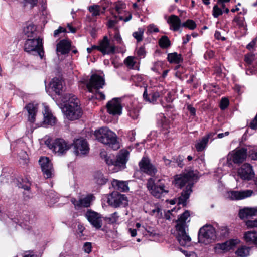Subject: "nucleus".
<instances>
[{
    "label": "nucleus",
    "mask_w": 257,
    "mask_h": 257,
    "mask_svg": "<svg viewBox=\"0 0 257 257\" xmlns=\"http://www.w3.org/2000/svg\"><path fill=\"white\" fill-rule=\"evenodd\" d=\"M159 45L163 49H166L171 46V42L166 36H162L159 40Z\"/></svg>",
    "instance_id": "ea45409f"
},
{
    "label": "nucleus",
    "mask_w": 257,
    "mask_h": 257,
    "mask_svg": "<svg viewBox=\"0 0 257 257\" xmlns=\"http://www.w3.org/2000/svg\"><path fill=\"white\" fill-rule=\"evenodd\" d=\"M198 239L199 243L208 244L216 239V231L211 225L206 224L199 230Z\"/></svg>",
    "instance_id": "6e6552de"
},
{
    "label": "nucleus",
    "mask_w": 257,
    "mask_h": 257,
    "mask_svg": "<svg viewBox=\"0 0 257 257\" xmlns=\"http://www.w3.org/2000/svg\"><path fill=\"white\" fill-rule=\"evenodd\" d=\"M100 52L103 55L114 53L115 47L114 45H111L107 36H105L103 37V40L100 43Z\"/></svg>",
    "instance_id": "b1692460"
},
{
    "label": "nucleus",
    "mask_w": 257,
    "mask_h": 257,
    "mask_svg": "<svg viewBox=\"0 0 257 257\" xmlns=\"http://www.w3.org/2000/svg\"><path fill=\"white\" fill-rule=\"evenodd\" d=\"M84 83L88 91L91 93L92 92L93 89L99 90L102 88L105 84L104 78L97 74H92L89 80Z\"/></svg>",
    "instance_id": "9b49d317"
},
{
    "label": "nucleus",
    "mask_w": 257,
    "mask_h": 257,
    "mask_svg": "<svg viewBox=\"0 0 257 257\" xmlns=\"http://www.w3.org/2000/svg\"><path fill=\"white\" fill-rule=\"evenodd\" d=\"M48 90H51L57 95H61L65 90V83L61 78L55 77L50 82Z\"/></svg>",
    "instance_id": "2eb2a0df"
},
{
    "label": "nucleus",
    "mask_w": 257,
    "mask_h": 257,
    "mask_svg": "<svg viewBox=\"0 0 257 257\" xmlns=\"http://www.w3.org/2000/svg\"><path fill=\"white\" fill-rule=\"evenodd\" d=\"M140 109L139 106H131L128 109V115L133 119H137L139 116Z\"/></svg>",
    "instance_id": "4c0bfd02"
},
{
    "label": "nucleus",
    "mask_w": 257,
    "mask_h": 257,
    "mask_svg": "<svg viewBox=\"0 0 257 257\" xmlns=\"http://www.w3.org/2000/svg\"><path fill=\"white\" fill-rule=\"evenodd\" d=\"M148 30L150 32H158L159 29L156 27L154 24H151L148 26Z\"/></svg>",
    "instance_id": "0e129e2a"
},
{
    "label": "nucleus",
    "mask_w": 257,
    "mask_h": 257,
    "mask_svg": "<svg viewBox=\"0 0 257 257\" xmlns=\"http://www.w3.org/2000/svg\"><path fill=\"white\" fill-rule=\"evenodd\" d=\"M157 213V215L158 217L162 215L161 209L159 207H157L154 209H153L151 212V215H153L155 213Z\"/></svg>",
    "instance_id": "e2e57ef3"
},
{
    "label": "nucleus",
    "mask_w": 257,
    "mask_h": 257,
    "mask_svg": "<svg viewBox=\"0 0 257 257\" xmlns=\"http://www.w3.org/2000/svg\"><path fill=\"white\" fill-rule=\"evenodd\" d=\"M42 171L46 178H50L52 177L53 168L52 164L48 157H41L39 160Z\"/></svg>",
    "instance_id": "f3484780"
},
{
    "label": "nucleus",
    "mask_w": 257,
    "mask_h": 257,
    "mask_svg": "<svg viewBox=\"0 0 257 257\" xmlns=\"http://www.w3.org/2000/svg\"><path fill=\"white\" fill-rule=\"evenodd\" d=\"M95 97L96 99L99 100H103L105 98V96L102 92L98 90H96V93L92 96V98Z\"/></svg>",
    "instance_id": "8fccbe9b"
},
{
    "label": "nucleus",
    "mask_w": 257,
    "mask_h": 257,
    "mask_svg": "<svg viewBox=\"0 0 257 257\" xmlns=\"http://www.w3.org/2000/svg\"><path fill=\"white\" fill-rule=\"evenodd\" d=\"M56 121V117L51 113L46 111L45 113H44V125L53 126L55 124Z\"/></svg>",
    "instance_id": "c9c22d12"
},
{
    "label": "nucleus",
    "mask_w": 257,
    "mask_h": 257,
    "mask_svg": "<svg viewBox=\"0 0 257 257\" xmlns=\"http://www.w3.org/2000/svg\"><path fill=\"white\" fill-rule=\"evenodd\" d=\"M229 102L227 98H222L220 103V108L222 110L225 109L229 105Z\"/></svg>",
    "instance_id": "3c124183"
},
{
    "label": "nucleus",
    "mask_w": 257,
    "mask_h": 257,
    "mask_svg": "<svg viewBox=\"0 0 257 257\" xmlns=\"http://www.w3.org/2000/svg\"><path fill=\"white\" fill-rule=\"evenodd\" d=\"M255 44L256 41L255 40H253L246 46V48L248 50L251 51V50L253 49L254 47L255 46Z\"/></svg>",
    "instance_id": "338daca9"
},
{
    "label": "nucleus",
    "mask_w": 257,
    "mask_h": 257,
    "mask_svg": "<svg viewBox=\"0 0 257 257\" xmlns=\"http://www.w3.org/2000/svg\"><path fill=\"white\" fill-rule=\"evenodd\" d=\"M250 248L246 246L239 247L236 251V254L240 257H246L249 255Z\"/></svg>",
    "instance_id": "58836bf2"
},
{
    "label": "nucleus",
    "mask_w": 257,
    "mask_h": 257,
    "mask_svg": "<svg viewBox=\"0 0 257 257\" xmlns=\"http://www.w3.org/2000/svg\"><path fill=\"white\" fill-rule=\"evenodd\" d=\"M249 126L251 129L256 130L257 129V113L255 117L251 121L249 124Z\"/></svg>",
    "instance_id": "052dcab7"
},
{
    "label": "nucleus",
    "mask_w": 257,
    "mask_h": 257,
    "mask_svg": "<svg viewBox=\"0 0 257 257\" xmlns=\"http://www.w3.org/2000/svg\"><path fill=\"white\" fill-rule=\"evenodd\" d=\"M111 184L113 188L121 192H125L128 190V187L124 181H120L114 179Z\"/></svg>",
    "instance_id": "f704fd0d"
},
{
    "label": "nucleus",
    "mask_w": 257,
    "mask_h": 257,
    "mask_svg": "<svg viewBox=\"0 0 257 257\" xmlns=\"http://www.w3.org/2000/svg\"><path fill=\"white\" fill-rule=\"evenodd\" d=\"M118 215L116 212L111 214L110 216L106 217L105 220L109 224H113L117 222L118 219Z\"/></svg>",
    "instance_id": "c03bdc74"
},
{
    "label": "nucleus",
    "mask_w": 257,
    "mask_h": 257,
    "mask_svg": "<svg viewBox=\"0 0 257 257\" xmlns=\"http://www.w3.org/2000/svg\"><path fill=\"white\" fill-rule=\"evenodd\" d=\"M157 124L163 130H167L169 127V120L164 115L160 114L157 116Z\"/></svg>",
    "instance_id": "e433bc0d"
},
{
    "label": "nucleus",
    "mask_w": 257,
    "mask_h": 257,
    "mask_svg": "<svg viewBox=\"0 0 257 257\" xmlns=\"http://www.w3.org/2000/svg\"><path fill=\"white\" fill-rule=\"evenodd\" d=\"M252 193V191L250 190L231 191L228 192V197L233 200H241L251 196Z\"/></svg>",
    "instance_id": "5701e85b"
},
{
    "label": "nucleus",
    "mask_w": 257,
    "mask_h": 257,
    "mask_svg": "<svg viewBox=\"0 0 257 257\" xmlns=\"http://www.w3.org/2000/svg\"><path fill=\"white\" fill-rule=\"evenodd\" d=\"M213 56H214V52L212 51H207L204 54V58L206 59L212 58L213 57Z\"/></svg>",
    "instance_id": "774afa93"
},
{
    "label": "nucleus",
    "mask_w": 257,
    "mask_h": 257,
    "mask_svg": "<svg viewBox=\"0 0 257 257\" xmlns=\"http://www.w3.org/2000/svg\"><path fill=\"white\" fill-rule=\"evenodd\" d=\"M245 224L248 227H257V219H255L253 220H248L247 221H246Z\"/></svg>",
    "instance_id": "5fc2aeb1"
},
{
    "label": "nucleus",
    "mask_w": 257,
    "mask_h": 257,
    "mask_svg": "<svg viewBox=\"0 0 257 257\" xmlns=\"http://www.w3.org/2000/svg\"><path fill=\"white\" fill-rule=\"evenodd\" d=\"M66 32V30L65 28L61 26H59L58 29L55 30L54 32V36L57 37L59 36V34L61 33H65Z\"/></svg>",
    "instance_id": "4d7b16f0"
},
{
    "label": "nucleus",
    "mask_w": 257,
    "mask_h": 257,
    "mask_svg": "<svg viewBox=\"0 0 257 257\" xmlns=\"http://www.w3.org/2000/svg\"><path fill=\"white\" fill-rule=\"evenodd\" d=\"M189 216V212L186 210L176 221L175 228L177 232L176 237L180 245L184 247L189 246L191 243V238L186 231V228H188L186 220Z\"/></svg>",
    "instance_id": "f03ea898"
},
{
    "label": "nucleus",
    "mask_w": 257,
    "mask_h": 257,
    "mask_svg": "<svg viewBox=\"0 0 257 257\" xmlns=\"http://www.w3.org/2000/svg\"><path fill=\"white\" fill-rule=\"evenodd\" d=\"M74 152L76 155L84 156L89 151V145L86 139L79 138L74 141Z\"/></svg>",
    "instance_id": "ddd939ff"
},
{
    "label": "nucleus",
    "mask_w": 257,
    "mask_h": 257,
    "mask_svg": "<svg viewBox=\"0 0 257 257\" xmlns=\"http://www.w3.org/2000/svg\"><path fill=\"white\" fill-rule=\"evenodd\" d=\"M93 181L98 185L102 186L106 183L108 179L101 172L96 171L93 174Z\"/></svg>",
    "instance_id": "473e14b6"
},
{
    "label": "nucleus",
    "mask_w": 257,
    "mask_h": 257,
    "mask_svg": "<svg viewBox=\"0 0 257 257\" xmlns=\"http://www.w3.org/2000/svg\"><path fill=\"white\" fill-rule=\"evenodd\" d=\"M184 160V157L182 155H178L176 157V163L177 164V166L182 168L184 166L183 161Z\"/></svg>",
    "instance_id": "603ef678"
},
{
    "label": "nucleus",
    "mask_w": 257,
    "mask_h": 257,
    "mask_svg": "<svg viewBox=\"0 0 257 257\" xmlns=\"http://www.w3.org/2000/svg\"><path fill=\"white\" fill-rule=\"evenodd\" d=\"M45 144L57 156L65 155L71 147V144L61 138H57L53 141L48 139L45 141Z\"/></svg>",
    "instance_id": "423d86ee"
},
{
    "label": "nucleus",
    "mask_w": 257,
    "mask_h": 257,
    "mask_svg": "<svg viewBox=\"0 0 257 257\" xmlns=\"http://www.w3.org/2000/svg\"><path fill=\"white\" fill-rule=\"evenodd\" d=\"M238 174L243 180H251L254 177L255 173L252 166L248 163H245L238 170Z\"/></svg>",
    "instance_id": "412c9836"
},
{
    "label": "nucleus",
    "mask_w": 257,
    "mask_h": 257,
    "mask_svg": "<svg viewBox=\"0 0 257 257\" xmlns=\"http://www.w3.org/2000/svg\"><path fill=\"white\" fill-rule=\"evenodd\" d=\"M94 136L99 142L108 146L114 150L120 148L116 135L107 127L96 130Z\"/></svg>",
    "instance_id": "20e7f679"
},
{
    "label": "nucleus",
    "mask_w": 257,
    "mask_h": 257,
    "mask_svg": "<svg viewBox=\"0 0 257 257\" xmlns=\"http://www.w3.org/2000/svg\"><path fill=\"white\" fill-rule=\"evenodd\" d=\"M140 171L153 178L158 172L156 166L151 163V160L147 157H143L139 163Z\"/></svg>",
    "instance_id": "9d476101"
},
{
    "label": "nucleus",
    "mask_w": 257,
    "mask_h": 257,
    "mask_svg": "<svg viewBox=\"0 0 257 257\" xmlns=\"http://www.w3.org/2000/svg\"><path fill=\"white\" fill-rule=\"evenodd\" d=\"M25 109L27 111L28 115V120L32 123L35 121V117L37 112V106L32 103H29L25 107Z\"/></svg>",
    "instance_id": "c85d7f7f"
},
{
    "label": "nucleus",
    "mask_w": 257,
    "mask_h": 257,
    "mask_svg": "<svg viewBox=\"0 0 257 257\" xmlns=\"http://www.w3.org/2000/svg\"><path fill=\"white\" fill-rule=\"evenodd\" d=\"M124 63L130 68H133L135 64L134 58L132 56H128L126 58L124 61Z\"/></svg>",
    "instance_id": "de8ad7c7"
},
{
    "label": "nucleus",
    "mask_w": 257,
    "mask_h": 257,
    "mask_svg": "<svg viewBox=\"0 0 257 257\" xmlns=\"http://www.w3.org/2000/svg\"><path fill=\"white\" fill-rule=\"evenodd\" d=\"M23 33L28 38H37L38 36L36 26L31 23L26 24L23 28Z\"/></svg>",
    "instance_id": "a878e982"
},
{
    "label": "nucleus",
    "mask_w": 257,
    "mask_h": 257,
    "mask_svg": "<svg viewBox=\"0 0 257 257\" xmlns=\"http://www.w3.org/2000/svg\"><path fill=\"white\" fill-rule=\"evenodd\" d=\"M255 58V54L251 52L245 55L244 61L248 65H251L254 61Z\"/></svg>",
    "instance_id": "49530a36"
},
{
    "label": "nucleus",
    "mask_w": 257,
    "mask_h": 257,
    "mask_svg": "<svg viewBox=\"0 0 257 257\" xmlns=\"http://www.w3.org/2000/svg\"><path fill=\"white\" fill-rule=\"evenodd\" d=\"M183 119L188 122H192L193 120V106L191 104L186 102L183 108Z\"/></svg>",
    "instance_id": "c756f323"
},
{
    "label": "nucleus",
    "mask_w": 257,
    "mask_h": 257,
    "mask_svg": "<svg viewBox=\"0 0 257 257\" xmlns=\"http://www.w3.org/2000/svg\"><path fill=\"white\" fill-rule=\"evenodd\" d=\"M247 149L241 148L235 150L232 153L228 155L227 158V164L228 167L232 166V162L235 164L242 163L246 159L247 156Z\"/></svg>",
    "instance_id": "1a4fd4ad"
},
{
    "label": "nucleus",
    "mask_w": 257,
    "mask_h": 257,
    "mask_svg": "<svg viewBox=\"0 0 257 257\" xmlns=\"http://www.w3.org/2000/svg\"><path fill=\"white\" fill-rule=\"evenodd\" d=\"M108 203L110 206L117 208L126 206L128 204V200L125 195L114 192L108 199Z\"/></svg>",
    "instance_id": "f8f14e48"
},
{
    "label": "nucleus",
    "mask_w": 257,
    "mask_h": 257,
    "mask_svg": "<svg viewBox=\"0 0 257 257\" xmlns=\"http://www.w3.org/2000/svg\"><path fill=\"white\" fill-rule=\"evenodd\" d=\"M144 30L142 28H139L137 31L134 32L132 35L137 40V42H140L143 40Z\"/></svg>",
    "instance_id": "37998d69"
},
{
    "label": "nucleus",
    "mask_w": 257,
    "mask_h": 257,
    "mask_svg": "<svg viewBox=\"0 0 257 257\" xmlns=\"http://www.w3.org/2000/svg\"><path fill=\"white\" fill-rule=\"evenodd\" d=\"M256 215H257V210L251 208H245L240 209L239 212V216L242 219L248 218Z\"/></svg>",
    "instance_id": "7c9ffc66"
},
{
    "label": "nucleus",
    "mask_w": 257,
    "mask_h": 257,
    "mask_svg": "<svg viewBox=\"0 0 257 257\" xmlns=\"http://www.w3.org/2000/svg\"><path fill=\"white\" fill-rule=\"evenodd\" d=\"M107 112L112 115H120L122 113V107L120 102V99L114 98L108 101L106 104Z\"/></svg>",
    "instance_id": "a211bd4d"
},
{
    "label": "nucleus",
    "mask_w": 257,
    "mask_h": 257,
    "mask_svg": "<svg viewBox=\"0 0 257 257\" xmlns=\"http://www.w3.org/2000/svg\"><path fill=\"white\" fill-rule=\"evenodd\" d=\"M146 187L150 193L157 199L164 197L169 193L168 188L161 179H159L156 183L155 179L150 177L147 179Z\"/></svg>",
    "instance_id": "39448f33"
},
{
    "label": "nucleus",
    "mask_w": 257,
    "mask_h": 257,
    "mask_svg": "<svg viewBox=\"0 0 257 257\" xmlns=\"http://www.w3.org/2000/svg\"><path fill=\"white\" fill-rule=\"evenodd\" d=\"M90 224L96 229H99L102 226V216L99 213L88 209L84 214Z\"/></svg>",
    "instance_id": "4468645a"
},
{
    "label": "nucleus",
    "mask_w": 257,
    "mask_h": 257,
    "mask_svg": "<svg viewBox=\"0 0 257 257\" xmlns=\"http://www.w3.org/2000/svg\"><path fill=\"white\" fill-rule=\"evenodd\" d=\"M95 197L93 194H89L86 197L77 200L75 198H72L70 200L71 202L74 205L75 209L80 208H88L90 206L91 202L95 200Z\"/></svg>",
    "instance_id": "6ab92c4d"
},
{
    "label": "nucleus",
    "mask_w": 257,
    "mask_h": 257,
    "mask_svg": "<svg viewBox=\"0 0 257 257\" xmlns=\"http://www.w3.org/2000/svg\"><path fill=\"white\" fill-rule=\"evenodd\" d=\"M239 242V240L235 239L229 240L222 243H217L214 247L215 251L218 254L228 252L233 249Z\"/></svg>",
    "instance_id": "dca6fc26"
},
{
    "label": "nucleus",
    "mask_w": 257,
    "mask_h": 257,
    "mask_svg": "<svg viewBox=\"0 0 257 257\" xmlns=\"http://www.w3.org/2000/svg\"><path fill=\"white\" fill-rule=\"evenodd\" d=\"M222 10L216 5L213 8L212 15L214 18H217L222 14Z\"/></svg>",
    "instance_id": "09e8293b"
},
{
    "label": "nucleus",
    "mask_w": 257,
    "mask_h": 257,
    "mask_svg": "<svg viewBox=\"0 0 257 257\" xmlns=\"http://www.w3.org/2000/svg\"><path fill=\"white\" fill-rule=\"evenodd\" d=\"M24 50L29 53L35 52L42 59L44 55L42 39L39 36L28 39L24 44Z\"/></svg>",
    "instance_id": "0eeeda50"
},
{
    "label": "nucleus",
    "mask_w": 257,
    "mask_h": 257,
    "mask_svg": "<svg viewBox=\"0 0 257 257\" xmlns=\"http://www.w3.org/2000/svg\"><path fill=\"white\" fill-rule=\"evenodd\" d=\"M233 21L235 22L239 28H242L244 30H246V24L244 17L235 16Z\"/></svg>",
    "instance_id": "a19ab883"
},
{
    "label": "nucleus",
    "mask_w": 257,
    "mask_h": 257,
    "mask_svg": "<svg viewBox=\"0 0 257 257\" xmlns=\"http://www.w3.org/2000/svg\"><path fill=\"white\" fill-rule=\"evenodd\" d=\"M92 245L90 242H85L84 243L83 249L86 253H89L91 252Z\"/></svg>",
    "instance_id": "864d4df0"
},
{
    "label": "nucleus",
    "mask_w": 257,
    "mask_h": 257,
    "mask_svg": "<svg viewBox=\"0 0 257 257\" xmlns=\"http://www.w3.org/2000/svg\"><path fill=\"white\" fill-rule=\"evenodd\" d=\"M249 156L251 159L257 160V148L252 150L249 153Z\"/></svg>",
    "instance_id": "69168bd1"
},
{
    "label": "nucleus",
    "mask_w": 257,
    "mask_h": 257,
    "mask_svg": "<svg viewBox=\"0 0 257 257\" xmlns=\"http://www.w3.org/2000/svg\"><path fill=\"white\" fill-rule=\"evenodd\" d=\"M18 186L19 188H23L24 190H29L30 189V183L27 178L21 179V181H18Z\"/></svg>",
    "instance_id": "79ce46f5"
},
{
    "label": "nucleus",
    "mask_w": 257,
    "mask_h": 257,
    "mask_svg": "<svg viewBox=\"0 0 257 257\" xmlns=\"http://www.w3.org/2000/svg\"><path fill=\"white\" fill-rule=\"evenodd\" d=\"M71 43L69 41L63 39L57 44L56 51L62 55L68 54L70 50Z\"/></svg>",
    "instance_id": "bb28decb"
},
{
    "label": "nucleus",
    "mask_w": 257,
    "mask_h": 257,
    "mask_svg": "<svg viewBox=\"0 0 257 257\" xmlns=\"http://www.w3.org/2000/svg\"><path fill=\"white\" fill-rule=\"evenodd\" d=\"M160 97L159 92L151 87H144L143 94L144 100L150 103L155 104Z\"/></svg>",
    "instance_id": "aec40b11"
},
{
    "label": "nucleus",
    "mask_w": 257,
    "mask_h": 257,
    "mask_svg": "<svg viewBox=\"0 0 257 257\" xmlns=\"http://www.w3.org/2000/svg\"><path fill=\"white\" fill-rule=\"evenodd\" d=\"M146 54L145 48L141 46L137 51V55L140 57H144Z\"/></svg>",
    "instance_id": "bf43d9fd"
},
{
    "label": "nucleus",
    "mask_w": 257,
    "mask_h": 257,
    "mask_svg": "<svg viewBox=\"0 0 257 257\" xmlns=\"http://www.w3.org/2000/svg\"><path fill=\"white\" fill-rule=\"evenodd\" d=\"M244 241L249 245H257V230L245 232L243 235Z\"/></svg>",
    "instance_id": "cd10ccee"
},
{
    "label": "nucleus",
    "mask_w": 257,
    "mask_h": 257,
    "mask_svg": "<svg viewBox=\"0 0 257 257\" xmlns=\"http://www.w3.org/2000/svg\"><path fill=\"white\" fill-rule=\"evenodd\" d=\"M221 235L224 237H225L228 235L229 229L226 226H223L220 228Z\"/></svg>",
    "instance_id": "680f3d73"
},
{
    "label": "nucleus",
    "mask_w": 257,
    "mask_h": 257,
    "mask_svg": "<svg viewBox=\"0 0 257 257\" xmlns=\"http://www.w3.org/2000/svg\"><path fill=\"white\" fill-rule=\"evenodd\" d=\"M193 169L191 167L185 168L180 174L174 176L172 181L173 184L177 188L182 189L186 184V186L181 194L180 196L177 198L178 207L177 211L180 209L179 206L182 205L183 207L186 205V202L192 191L193 187Z\"/></svg>",
    "instance_id": "f257e3e1"
},
{
    "label": "nucleus",
    "mask_w": 257,
    "mask_h": 257,
    "mask_svg": "<svg viewBox=\"0 0 257 257\" xmlns=\"http://www.w3.org/2000/svg\"><path fill=\"white\" fill-rule=\"evenodd\" d=\"M62 110L70 120L79 119L82 115V110L80 105V101L75 95L69 94V99L64 104Z\"/></svg>",
    "instance_id": "7ed1b4c3"
},
{
    "label": "nucleus",
    "mask_w": 257,
    "mask_h": 257,
    "mask_svg": "<svg viewBox=\"0 0 257 257\" xmlns=\"http://www.w3.org/2000/svg\"><path fill=\"white\" fill-rule=\"evenodd\" d=\"M129 152L127 150H121L115 157V167L119 170L126 168V163L128 160Z\"/></svg>",
    "instance_id": "4be33fe9"
},
{
    "label": "nucleus",
    "mask_w": 257,
    "mask_h": 257,
    "mask_svg": "<svg viewBox=\"0 0 257 257\" xmlns=\"http://www.w3.org/2000/svg\"><path fill=\"white\" fill-rule=\"evenodd\" d=\"M88 10L92 13L93 16H99L100 14V7L98 5L90 6L89 7Z\"/></svg>",
    "instance_id": "a18cd8bd"
},
{
    "label": "nucleus",
    "mask_w": 257,
    "mask_h": 257,
    "mask_svg": "<svg viewBox=\"0 0 257 257\" xmlns=\"http://www.w3.org/2000/svg\"><path fill=\"white\" fill-rule=\"evenodd\" d=\"M181 25L183 27H187L191 30H193V20H189L187 22L183 23Z\"/></svg>",
    "instance_id": "13d9d810"
},
{
    "label": "nucleus",
    "mask_w": 257,
    "mask_h": 257,
    "mask_svg": "<svg viewBox=\"0 0 257 257\" xmlns=\"http://www.w3.org/2000/svg\"><path fill=\"white\" fill-rule=\"evenodd\" d=\"M168 61L171 63H175L177 64L176 69L179 68L180 63L183 61V58L181 54H178L176 52L169 53L167 56Z\"/></svg>",
    "instance_id": "72a5a7b5"
},
{
    "label": "nucleus",
    "mask_w": 257,
    "mask_h": 257,
    "mask_svg": "<svg viewBox=\"0 0 257 257\" xmlns=\"http://www.w3.org/2000/svg\"><path fill=\"white\" fill-rule=\"evenodd\" d=\"M167 22L172 27L174 31H178L181 26V21L179 17L175 15H172L169 18Z\"/></svg>",
    "instance_id": "2f4dec72"
},
{
    "label": "nucleus",
    "mask_w": 257,
    "mask_h": 257,
    "mask_svg": "<svg viewBox=\"0 0 257 257\" xmlns=\"http://www.w3.org/2000/svg\"><path fill=\"white\" fill-rule=\"evenodd\" d=\"M105 162L108 165H113L115 166V157L114 156H109L105 158Z\"/></svg>",
    "instance_id": "6e6d98bb"
},
{
    "label": "nucleus",
    "mask_w": 257,
    "mask_h": 257,
    "mask_svg": "<svg viewBox=\"0 0 257 257\" xmlns=\"http://www.w3.org/2000/svg\"><path fill=\"white\" fill-rule=\"evenodd\" d=\"M215 133H210L207 136L202 138L201 139L196 141L195 144V148L198 152L203 151L206 148L207 144L210 138H213Z\"/></svg>",
    "instance_id": "393cba45"
}]
</instances>
